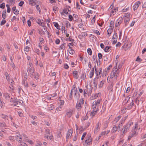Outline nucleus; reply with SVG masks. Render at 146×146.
Masks as SVG:
<instances>
[{
  "instance_id": "nucleus-1",
  "label": "nucleus",
  "mask_w": 146,
  "mask_h": 146,
  "mask_svg": "<svg viewBox=\"0 0 146 146\" xmlns=\"http://www.w3.org/2000/svg\"><path fill=\"white\" fill-rule=\"evenodd\" d=\"M92 87L91 86L90 83H87L86 87V89L84 90V96H86L87 95L88 96L91 95L92 93Z\"/></svg>"
},
{
  "instance_id": "nucleus-2",
  "label": "nucleus",
  "mask_w": 146,
  "mask_h": 146,
  "mask_svg": "<svg viewBox=\"0 0 146 146\" xmlns=\"http://www.w3.org/2000/svg\"><path fill=\"white\" fill-rule=\"evenodd\" d=\"M102 100L101 99H99L96 100L94 101L92 105V107L93 110L96 109L99 110L100 105V103Z\"/></svg>"
},
{
  "instance_id": "nucleus-3",
  "label": "nucleus",
  "mask_w": 146,
  "mask_h": 146,
  "mask_svg": "<svg viewBox=\"0 0 146 146\" xmlns=\"http://www.w3.org/2000/svg\"><path fill=\"white\" fill-rule=\"evenodd\" d=\"M119 71L117 69V66H115L113 68V71L111 73V77L113 78V77H117L119 75Z\"/></svg>"
},
{
  "instance_id": "nucleus-4",
  "label": "nucleus",
  "mask_w": 146,
  "mask_h": 146,
  "mask_svg": "<svg viewBox=\"0 0 146 146\" xmlns=\"http://www.w3.org/2000/svg\"><path fill=\"white\" fill-rule=\"evenodd\" d=\"M137 129H135L133 127L132 131L130 133L129 135L128 136V139L129 140H130L131 138L133 137L136 136L138 134L137 132Z\"/></svg>"
},
{
  "instance_id": "nucleus-5",
  "label": "nucleus",
  "mask_w": 146,
  "mask_h": 146,
  "mask_svg": "<svg viewBox=\"0 0 146 146\" xmlns=\"http://www.w3.org/2000/svg\"><path fill=\"white\" fill-rule=\"evenodd\" d=\"M83 100L82 99H80L77 102L76 107L78 111L81 110L82 108V106L83 105Z\"/></svg>"
},
{
  "instance_id": "nucleus-6",
  "label": "nucleus",
  "mask_w": 146,
  "mask_h": 146,
  "mask_svg": "<svg viewBox=\"0 0 146 146\" xmlns=\"http://www.w3.org/2000/svg\"><path fill=\"white\" fill-rule=\"evenodd\" d=\"M74 112V110L72 109H69L67 110L65 115L68 118H70L71 117Z\"/></svg>"
},
{
  "instance_id": "nucleus-7",
  "label": "nucleus",
  "mask_w": 146,
  "mask_h": 146,
  "mask_svg": "<svg viewBox=\"0 0 146 146\" xmlns=\"http://www.w3.org/2000/svg\"><path fill=\"white\" fill-rule=\"evenodd\" d=\"M142 121L141 120L138 121L135 123V126L133 127V128L137 129L139 128V129H140L141 127H142V124L141 123Z\"/></svg>"
},
{
  "instance_id": "nucleus-8",
  "label": "nucleus",
  "mask_w": 146,
  "mask_h": 146,
  "mask_svg": "<svg viewBox=\"0 0 146 146\" xmlns=\"http://www.w3.org/2000/svg\"><path fill=\"white\" fill-rule=\"evenodd\" d=\"M15 137L16 138V139L17 141L18 142H21V141H22L21 136L19 132H17L15 133Z\"/></svg>"
},
{
  "instance_id": "nucleus-9",
  "label": "nucleus",
  "mask_w": 146,
  "mask_h": 146,
  "mask_svg": "<svg viewBox=\"0 0 146 146\" xmlns=\"http://www.w3.org/2000/svg\"><path fill=\"white\" fill-rule=\"evenodd\" d=\"M101 123L100 122H98L96 125V127L94 129V132L95 133H97L98 132L101 127Z\"/></svg>"
},
{
  "instance_id": "nucleus-10",
  "label": "nucleus",
  "mask_w": 146,
  "mask_h": 146,
  "mask_svg": "<svg viewBox=\"0 0 146 146\" xmlns=\"http://www.w3.org/2000/svg\"><path fill=\"white\" fill-rule=\"evenodd\" d=\"M141 2L139 1L135 2L133 6V10L135 11L137 10L139 7V5L141 4Z\"/></svg>"
},
{
  "instance_id": "nucleus-11",
  "label": "nucleus",
  "mask_w": 146,
  "mask_h": 146,
  "mask_svg": "<svg viewBox=\"0 0 146 146\" xmlns=\"http://www.w3.org/2000/svg\"><path fill=\"white\" fill-rule=\"evenodd\" d=\"M73 131L72 129H69L66 134V138L67 139H68L71 137Z\"/></svg>"
},
{
  "instance_id": "nucleus-12",
  "label": "nucleus",
  "mask_w": 146,
  "mask_h": 146,
  "mask_svg": "<svg viewBox=\"0 0 146 146\" xmlns=\"http://www.w3.org/2000/svg\"><path fill=\"white\" fill-rule=\"evenodd\" d=\"M129 129L126 125H124L122 129V132L123 134L126 133L129 131Z\"/></svg>"
},
{
  "instance_id": "nucleus-13",
  "label": "nucleus",
  "mask_w": 146,
  "mask_h": 146,
  "mask_svg": "<svg viewBox=\"0 0 146 146\" xmlns=\"http://www.w3.org/2000/svg\"><path fill=\"white\" fill-rule=\"evenodd\" d=\"M92 140L91 137L90 136H88L86 139L85 140V143L87 145H89L92 143Z\"/></svg>"
},
{
  "instance_id": "nucleus-14",
  "label": "nucleus",
  "mask_w": 146,
  "mask_h": 146,
  "mask_svg": "<svg viewBox=\"0 0 146 146\" xmlns=\"http://www.w3.org/2000/svg\"><path fill=\"white\" fill-rule=\"evenodd\" d=\"M23 103V101L21 100H18L17 101L16 103L14 104L13 105L15 106L19 107V106L21 105Z\"/></svg>"
},
{
  "instance_id": "nucleus-15",
  "label": "nucleus",
  "mask_w": 146,
  "mask_h": 146,
  "mask_svg": "<svg viewBox=\"0 0 146 146\" xmlns=\"http://www.w3.org/2000/svg\"><path fill=\"white\" fill-rule=\"evenodd\" d=\"M122 19L121 18L120 19H119L116 22V23L115 25V26L116 27H118L119 26L120 24L122 23Z\"/></svg>"
},
{
  "instance_id": "nucleus-16",
  "label": "nucleus",
  "mask_w": 146,
  "mask_h": 146,
  "mask_svg": "<svg viewBox=\"0 0 146 146\" xmlns=\"http://www.w3.org/2000/svg\"><path fill=\"white\" fill-rule=\"evenodd\" d=\"M27 71L30 74L33 75L34 71V68H31L28 67Z\"/></svg>"
},
{
  "instance_id": "nucleus-17",
  "label": "nucleus",
  "mask_w": 146,
  "mask_h": 146,
  "mask_svg": "<svg viewBox=\"0 0 146 146\" xmlns=\"http://www.w3.org/2000/svg\"><path fill=\"white\" fill-rule=\"evenodd\" d=\"M133 122L132 120H130L126 124L127 126L129 128L130 127L131 125L133 124Z\"/></svg>"
},
{
  "instance_id": "nucleus-18",
  "label": "nucleus",
  "mask_w": 146,
  "mask_h": 146,
  "mask_svg": "<svg viewBox=\"0 0 146 146\" xmlns=\"http://www.w3.org/2000/svg\"><path fill=\"white\" fill-rule=\"evenodd\" d=\"M95 73L96 74L97 78H98L99 77H100L101 75H100L101 70H100V72H98L96 70V67L95 68Z\"/></svg>"
},
{
  "instance_id": "nucleus-19",
  "label": "nucleus",
  "mask_w": 146,
  "mask_h": 146,
  "mask_svg": "<svg viewBox=\"0 0 146 146\" xmlns=\"http://www.w3.org/2000/svg\"><path fill=\"white\" fill-rule=\"evenodd\" d=\"M94 68H92L89 74V77L91 78L94 74Z\"/></svg>"
},
{
  "instance_id": "nucleus-20",
  "label": "nucleus",
  "mask_w": 146,
  "mask_h": 146,
  "mask_svg": "<svg viewBox=\"0 0 146 146\" xmlns=\"http://www.w3.org/2000/svg\"><path fill=\"white\" fill-rule=\"evenodd\" d=\"M135 100H133L131 102V105H129L127 107V109H131L133 106L134 104Z\"/></svg>"
},
{
  "instance_id": "nucleus-21",
  "label": "nucleus",
  "mask_w": 146,
  "mask_h": 146,
  "mask_svg": "<svg viewBox=\"0 0 146 146\" xmlns=\"http://www.w3.org/2000/svg\"><path fill=\"white\" fill-rule=\"evenodd\" d=\"M66 44L63 43L60 45V48L62 50L63 52L65 49Z\"/></svg>"
},
{
  "instance_id": "nucleus-22",
  "label": "nucleus",
  "mask_w": 146,
  "mask_h": 146,
  "mask_svg": "<svg viewBox=\"0 0 146 146\" xmlns=\"http://www.w3.org/2000/svg\"><path fill=\"white\" fill-rule=\"evenodd\" d=\"M117 127L115 125H114L111 130V132L112 133H115L116 131L117 130Z\"/></svg>"
},
{
  "instance_id": "nucleus-23",
  "label": "nucleus",
  "mask_w": 146,
  "mask_h": 146,
  "mask_svg": "<svg viewBox=\"0 0 146 146\" xmlns=\"http://www.w3.org/2000/svg\"><path fill=\"white\" fill-rule=\"evenodd\" d=\"M99 111V110H93L92 111V112H91V115H92V116H94L95 115L96 113L97 112Z\"/></svg>"
},
{
  "instance_id": "nucleus-24",
  "label": "nucleus",
  "mask_w": 146,
  "mask_h": 146,
  "mask_svg": "<svg viewBox=\"0 0 146 146\" xmlns=\"http://www.w3.org/2000/svg\"><path fill=\"white\" fill-rule=\"evenodd\" d=\"M73 76L74 78L77 79L78 77V72L76 71H74L73 72Z\"/></svg>"
},
{
  "instance_id": "nucleus-25",
  "label": "nucleus",
  "mask_w": 146,
  "mask_h": 146,
  "mask_svg": "<svg viewBox=\"0 0 146 146\" xmlns=\"http://www.w3.org/2000/svg\"><path fill=\"white\" fill-rule=\"evenodd\" d=\"M127 117V116L122 118L120 121V122L121 125H122L123 123H124L125 121V120L126 119Z\"/></svg>"
},
{
  "instance_id": "nucleus-26",
  "label": "nucleus",
  "mask_w": 146,
  "mask_h": 146,
  "mask_svg": "<svg viewBox=\"0 0 146 146\" xmlns=\"http://www.w3.org/2000/svg\"><path fill=\"white\" fill-rule=\"evenodd\" d=\"M68 11L69 10L67 9H64L63 12L61 13L62 15H64V13H65L66 14H68Z\"/></svg>"
},
{
  "instance_id": "nucleus-27",
  "label": "nucleus",
  "mask_w": 146,
  "mask_h": 146,
  "mask_svg": "<svg viewBox=\"0 0 146 146\" xmlns=\"http://www.w3.org/2000/svg\"><path fill=\"white\" fill-rule=\"evenodd\" d=\"M111 47L110 46H106L104 50L106 52H109L110 50L111 49Z\"/></svg>"
},
{
  "instance_id": "nucleus-28",
  "label": "nucleus",
  "mask_w": 146,
  "mask_h": 146,
  "mask_svg": "<svg viewBox=\"0 0 146 146\" xmlns=\"http://www.w3.org/2000/svg\"><path fill=\"white\" fill-rule=\"evenodd\" d=\"M124 21L125 23V25H127L129 22L130 20V19L129 18L125 17L124 18Z\"/></svg>"
},
{
  "instance_id": "nucleus-29",
  "label": "nucleus",
  "mask_w": 146,
  "mask_h": 146,
  "mask_svg": "<svg viewBox=\"0 0 146 146\" xmlns=\"http://www.w3.org/2000/svg\"><path fill=\"white\" fill-rule=\"evenodd\" d=\"M112 28L108 29L107 31V33L108 35H109V36H110V35L111 34L112 32Z\"/></svg>"
},
{
  "instance_id": "nucleus-30",
  "label": "nucleus",
  "mask_w": 146,
  "mask_h": 146,
  "mask_svg": "<svg viewBox=\"0 0 146 146\" xmlns=\"http://www.w3.org/2000/svg\"><path fill=\"white\" fill-rule=\"evenodd\" d=\"M121 116L119 115L117 117H116L114 120V121L116 123L121 118Z\"/></svg>"
},
{
  "instance_id": "nucleus-31",
  "label": "nucleus",
  "mask_w": 146,
  "mask_h": 146,
  "mask_svg": "<svg viewBox=\"0 0 146 146\" xmlns=\"http://www.w3.org/2000/svg\"><path fill=\"white\" fill-rule=\"evenodd\" d=\"M101 95V93H98L97 94H94V98L96 99L97 98L99 97Z\"/></svg>"
},
{
  "instance_id": "nucleus-32",
  "label": "nucleus",
  "mask_w": 146,
  "mask_h": 146,
  "mask_svg": "<svg viewBox=\"0 0 146 146\" xmlns=\"http://www.w3.org/2000/svg\"><path fill=\"white\" fill-rule=\"evenodd\" d=\"M72 90H71V92L70 94L69 95V97L68 98V99L69 100H71L72 97Z\"/></svg>"
},
{
  "instance_id": "nucleus-33",
  "label": "nucleus",
  "mask_w": 146,
  "mask_h": 146,
  "mask_svg": "<svg viewBox=\"0 0 146 146\" xmlns=\"http://www.w3.org/2000/svg\"><path fill=\"white\" fill-rule=\"evenodd\" d=\"M5 76L6 78V79L7 80L8 82H10V80H9L10 79L9 76L7 73H6L5 74Z\"/></svg>"
},
{
  "instance_id": "nucleus-34",
  "label": "nucleus",
  "mask_w": 146,
  "mask_h": 146,
  "mask_svg": "<svg viewBox=\"0 0 146 146\" xmlns=\"http://www.w3.org/2000/svg\"><path fill=\"white\" fill-rule=\"evenodd\" d=\"M17 100L16 98H11L10 101L11 102H13L15 103H16L17 101Z\"/></svg>"
},
{
  "instance_id": "nucleus-35",
  "label": "nucleus",
  "mask_w": 146,
  "mask_h": 146,
  "mask_svg": "<svg viewBox=\"0 0 146 146\" xmlns=\"http://www.w3.org/2000/svg\"><path fill=\"white\" fill-rule=\"evenodd\" d=\"M54 26L56 27L57 29H60V28L59 27V25L57 23L54 22Z\"/></svg>"
},
{
  "instance_id": "nucleus-36",
  "label": "nucleus",
  "mask_w": 146,
  "mask_h": 146,
  "mask_svg": "<svg viewBox=\"0 0 146 146\" xmlns=\"http://www.w3.org/2000/svg\"><path fill=\"white\" fill-rule=\"evenodd\" d=\"M69 49V53L71 55H72L75 52L74 50L72 49V48H70Z\"/></svg>"
},
{
  "instance_id": "nucleus-37",
  "label": "nucleus",
  "mask_w": 146,
  "mask_h": 146,
  "mask_svg": "<svg viewBox=\"0 0 146 146\" xmlns=\"http://www.w3.org/2000/svg\"><path fill=\"white\" fill-rule=\"evenodd\" d=\"M110 27L112 29L114 27V23L113 21H111L110 22Z\"/></svg>"
},
{
  "instance_id": "nucleus-38",
  "label": "nucleus",
  "mask_w": 146,
  "mask_h": 146,
  "mask_svg": "<svg viewBox=\"0 0 146 146\" xmlns=\"http://www.w3.org/2000/svg\"><path fill=\"white\" fill-rule=\"evenodd\" d=\"M4 96L6 99L8 100L9 98H10L9 95L8 93L5 94H4Z\"/></svg>"
},
{
  "instance_id": "nucleus-39",
  "label": "nucleus",
  "mask_w": 146,
  "mask_h": 146,
  "mask_svg": "<svg viewBox=\"0 0 146 146\" xmlns=\"http://www.w3.org/2000/svg\"><path fill=\"white\" fill-rule=\"evenodd\" d=\"M79 94L78 93L77 94L76 92L75 93V94L74 95V97L76 99H78L79 98Z\"/></svg>"
},
{
  "instance_id": "nucleus-40",
  "label": "nucleus",
  "mask_w": 146,
  "mask_h": 146,
  "mask_svg": "<svg viewBox=\"0 0 146 146\" xmlns=\"http://www.w3.org/2000/svg\"><path fill=\"white\" fill-rule=\"evenodd\" d=\"M29 116L32 119H33V120H35L37 118V117L36 116H34L32 115H29Z\"/></svg>"
},
{
  "instance_id": "nucleus-41",
  "label": "nucleus",
  "mask_w": 146,
  "mask_h": 146,
  "mask_svg": "<svg viewBox=\"0 0 146 146\" xmlns=\"http://www.w3.org/2000/svg\"><path fill=\"white\" fill-rule=\"evenodd\" d=\"M87 52L88 54H89L90 55H91L92 54V51L91 49L90 48H88V49Z\"/></svg>"
},
{
  "instance_id": "nucleus-42",
  "label": "nucleus",
  "mask_w": 146,
  "mask_h": 146,
  "mask_svg": "<svg viewBox=\"0 0 146 146\" xmlns=\"http://www.w3.org/2000/svg\"><path fill=\"white\" fill-rule=\"evenodd\" d=\"M5 105L4 103L2 101H1V99H0V106L1 108L3 107V106Z\"/></svg>"
},
{
  "instance_id": "nucleus-43",
  "label": "nucleus",
  "mask_w": 146,
  "mask_h": 146,
  "mask_svg": "<svg viewBox=\"0 0 146 146\" xmlns=\"http://www.w3.org/2000/svg\"><path fill=\"white\" fill-rule=\"evenodd\" d=\"M9 140H10L12 142H13L15 141L14 137L13 136H9Z\"/></svg>"
},
{
  "instance_id": "nucleus-44",
  "label": "nucleus",
  "mask_w": 146,
  "mask_h": 146,
  "mask_svg": "<svg viewBox=\"0 0 146 146\" xmlns=\"http://www.w3.org/2000/svg\"><path fill=\"white\" fill-rule=\"evenodd\" d=\"M86 75L84 74H83L80 77V78L82 80H84L85 79Z\"/></svg>"
},
{
  "instance_id": "nucleus-45",
  "label": "nucleus",
  "mask_w": 146,
  "mask_h": 146,
  "mask_svg": "<svg viewBox=\"0 0 146 146\" xmlns=\"http://www.w3.org/2000/svg\"><path fill=\"white\" fill-rule=\"evenodd\" d=\"M5 7V4L4 3H3L0 5V8L3 9Z\"/></svg>"
},
{
  "instance_id": "nucleus-46",
  "label": "nucleus",
  "mask_w": 146,
  "mask_h": 146,
  "mask_svg": "<svg viewBox=\"0 0 146 146\" xmlns=\"http://www.w3.org/2000/svg\"><path fill=\"white\" fill-rule=\"evenodd\" d=\"M86 134H87L86 132H84L83 133L82 136V137H81V140H83L84 139L85 136L86 135Z\"/></svg>"
},
{
  "instance_id": "nucleus-47",
  "label": "nucleus",
  "mask_w": 146,
  "mask_h": 146,
  "mask_svg": "<svg viewBox=\"0 0 146 146\" xmlns=\"http://www.w3.org/2000/svg\"><path fill=\"white\" fill-rule=\"evenodd\" d=\"M117 34L116 33H115L114 34L113 36L112 39L117 40Z\"/></svg>"
},
{
  "instance_id": "nucleus-48",
  "label": "nucleus",
  "mask_w": 146,
  "mask_h": 146,
  "mask_svg": "<svg viewBox=\"0 0 146 146\" xmlns=\"http://www.w3.org/2000/svg\"><path fill=\"white\" fill-rule=\"evenodd\" d=\"M19 142L21 143L20 144L21 146H27V144L25 143L22 142V141Z\"/></svg>"
},
{
  "instance_id": "nucleus-49",
  "label": "nucleus",
  "mask_w": 146,
  "mask_h": 146,
  "mask_svg": "<svg viewBox=\"0 0 146 146\" xmlns=\"http://www.w3.org/2000/svg\"><path fill=\"white\" fill-rule=\"evenodd\" d=\"M30 49V48L29 47L27 46L25 48H24V50L25 51L28 52L29 50Z\"/></svg>"
},
{
  "instance_id": "nucleus-50",
  "label": "nucleus",
  "mask_w": 146,
  "mask_h": 146,
  "mask_svg": "<svg viewBox=\"0 0 146 146\" xmlns=\"http://www.w3.org/2000/svg\"><path fill=\"white\" fill-rule=\"evenodd\" d=\"M130 13H127L125 14V15H124V18L127 17L129 18L130 15Z\"/></svg>"
},
{
  "instance_id": "nucleus-51",
  "label": "nucleus",
  "mask_w": 146,
  "mask_h": 146,
  "mask_svg": "<svg viewBox=\"0 0 146 146\" xmlns=\"http://www.w3.org/2000/svg\"><path fill=\"white\" fill-rule=\"evenodd\" d=\"M34 1L33 0H29V3L30 5H33Z\"/></svg>"
},
{
  "instance_id": "nucleus-52",
  "label": "nucleus",
  "mask_w": 146,
  "mask_h": 146,
  "mask_svg": "<svg viewBox=\"0 0 146 146\" xmlns=\"http://www.w3.org/2000/svg\"><path fill=\"white\" fill-rule=\"evenodd\" d=\"M6 21L5 19H3L2 21L1 22V25H3L6 23Z\"/></svg>"
},
{
  "instance_id": "nucleus-53",
  "label": "nucleus",
  "mask_w": 146,
  "mask_h": 146,
  "mask_svg": "<svg viewBox=\"0 0 146 146\" xmlns=\"http://www.w3.org/2000/svg\"><path fill=\"white\" fill-rule=\"evenodd\" d=\"M0 126L1 127H5L6 126V124L4 122L0 123Z\"/></svg>"
},
{
  "instance_id": "nucleus-54",
  "label": "nucleus",
  "mask_w": 146,
  "mask_h": 146,
  "mask_svg": "<svg viewBox=\"0 0 146 146\" xmlns=\"http://www.w3.org/2000/svg\"><path fill=\"white\" fill-rule=\"evenodd\" d=\"M62 110V107L60 106L57 107L56 109V110L57 111H61Z\"/></svg>"
},
{
  "instance_id": "nucleus-55",
  "label": "nucleus",
  "mask_w": 146,
  "mask_h": 146,
  "mask_svg": "<svg viewBox=\"0 0 146 146\" xmlns=\"http://www.w3.org/2000/svg\"><path fill=\"white\" fill-rule=\"evenodd\" d=\"M62 136L61 132L60 131H58L57 133V136L58 137H60Z\"/></svg>"
},
{
  "instance_id": "nucleus-56",
  "label": "nucleus",
  "mask_w": 146,
  "mask_h": 146,
  "mask_svg": "<svg viewBox=\"0 0 146 146\" xmlns=\"http://www.w3.org/2000/svg\"><path fill=\"white\" fill-rule=\"evenodd\" d=\"M31 123L34 125H36L38 124V123L37 122H36L34 121H32L31 122Z\"/></svg>"
},
{
  "instance_id": "nucleus-57",
  "label": "nucleus",
  "mask_w": 146,
  "mask_h": 146,
  "mask_svg": "<svg viewBox=\"0 0 146 146\" xmlns=\"http://www.w3.org/2000/svg\"><path fill=\"white\" fill-rule=\"evenodd\" d=\"M136 61L138 62H140L142 61L141 58H139V56H138L136 59Z\"/></svg>"
},
{
  "instance_id": "nucleus-58",
  "label": "nucleus",
  "mask_w": 146,
  "mask_h": 146,
  "mask_svg": "<svg viewBox=\"0 0 146 146\" xmlns=\"http://www.w3.org/2000/svg\"><path fill=\"white\" fill-rule=\"evenodd\" d=\"M22 84L25 87L27 88L28 87V84L27 83H23Z\"/></svg>"
},
{
  "instance_id": "nucleus-59",
  "label": "nucleus",
  "mask_w": 146,
  "mask_h": 146,
  "mask_svg": "<svg viewBox=\"0 0 146 146\" xmlns=\"http://www.w3.org/2000/svg\"><path fill=\"white\" fill-rule=\"evenodd\" d=\"M1 117L2 118L4 119H7V118L8 116L3 114H2L1 115Z\"/></svg>"
},
{
  "instance_id": "nucleus-60",
  "label": "nucleus",
  "mask_w": 146,
  "mask_h": 146,
  "mask_svg": "<svg viewBox=\"0 0 146 146\" xmlns=\"http://www.w3.org/2000/svg\"><path fill=\"white\" fill-rule=\"evenodd\" d=\"M24 3V2L23 1H21L19 3V5L21 7L22 6L23 4Z\"/></svg>"
},
{
  "instance_id": "nucleus-61",
  "label": "nucleus",
  "mask_w": 146,
  "mask_h": 146,
  "mask_svg": "<svg viewBox=\"0 0 146 146\" xmlns=\"http://www.w3.org/2000/svg\"><path fill=\"white\" fill-rule=\"evenodd\" d=\"M66 25L67 27H70V24L69 23V22L68 21H67L66 23Z\"/></svg>"
},
{
  "instance_id": "nucleus-62",
  "label": "nucleus",
  "mask_w": 146,
  "mask_h": 146,
  "mask_svg": "<svg viewBox=\"0 0 146 146\" xmlns=\"http://www.w3.org/2000/svg\"><path fill=\"white\" fill-rule=\"evenodd\" d=\"M94 32L96 34L98 35H100L99 32L98 30H95L94 31Z\"/></svg>"
},
{
  "instance_id": "nucleus-63",
  "label": "nucleus",
  "mask_w": 146,
  "mask_h": 146,
  "mask_svg": "<svg viewBox=\"0 0 146 146\" xmlns=\"http://www.w3.org/2000/svg\"><path fill=\"white\" fill-rule=\"evenodd\" d=\"M98 58H99V59H101L102 58V55L101 53H99L98 54Z\"/></svg>"
},
{
  "instance_id": "nucleus-64",
  "label": "nucleus",
  "mask_w": 146,
  "mask_h": 146,
  "mask_svg": "<svg viewBox=\"0 0 146 146\" xmlns=\"http://www.w3.org/2000/svg\"><path fill=\"white\" fill-rule=\"evenodd\" d=\"M44 122L45 124L46 125L48 126H50V124L49 123V122L47 121H45Z\"/></svg>"
}]
</instances>
